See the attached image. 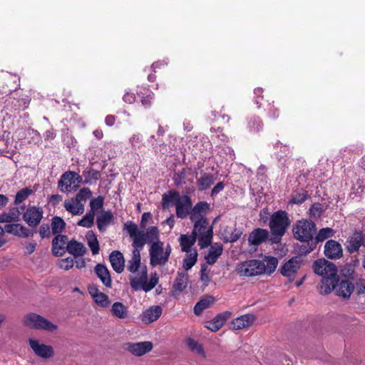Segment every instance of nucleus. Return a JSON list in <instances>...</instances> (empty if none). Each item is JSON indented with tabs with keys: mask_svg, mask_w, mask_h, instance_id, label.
I'll list each match as a JSON object with an SVG mask.
<instances>
[{
	"mask_svg": "<svg viewBox=\"0 0 365 365\" xmlns=\"http://www.w3.org/2000/svg\"><path fill=\"white\" fill-rule=\"evenodd\" d=\"M314 272L322 277L319 292L323 294H329L339 282L336 267L325 259H319L313 264Z\"/></svg>",
	"mask_w": 365,
	"mask_h": 365,
	"instance_id": "obj_1",
	"label": "nucleus"
},
{
	"mask_svg": "<svg viewBox=\"0 0 365 365\" xmlns=\"http://www.w3.org/2000/svg\"><path fill=\"white\" fill-rule=\"evenodd\" d=\"M194 222L192 234L198 237V245L200 248L207 247L212 242L213 229L209 225L207 219H199L192 221Z\"/></svg>",
	"mask_w": 365,
	"mask_h": 365,
	"instance_id": "obj_2",
	"label": "nucleus"
},
{
	"mask_svg": "<svg viewBox=\"0 0 365 365\" xmlns=\"http://www.w3.org/2000/svg\"><path fill=\"white\" fill-rule=\"evenodd\" d=\"M290 225L288 214L283 210L274 212L269 221V228L276 242L281 240Z\"/></svg>",
	"mask_w": 365,
	"mask_h": 365,
	"instance_id": "obj_3",
	"label": "nucleus"
},
{
	"mask_svg": "<svg viewBox=\"0 0 365 365\" xmlns=\"http://www.w3.org/2000/svg\"><path fill=\"white\" fill-rule=\"evenodd\" d=\"M172 249L169 244L163 242L152 245L149 249L150 264L153 267L165 265L170 257Z\"/></svg>",
	"mask_w": 365,
	"mask_h": 365,
	"instance_id": "obj_4",
	"label": "nucleus"
},
{
	"mask_svg": "<svg viewBox=\"0 0 365 365\" xmlns=\"http://www.w3.org/2000/svg\"><path fill=\"white\" fill-rule=\"evenodd\" d=\"M158 277L156 273L151 274L150 281L148 282L147 268L143 267L139 276L130 277V284L135 291L143 290L148 292L152 290L158 282Z\"/></svg>",
	"mask_w": 365,
	"mask_h": 365,
	"instance_id": "obj_5",
	"label": "nucleus"
},
{
	"mask_svg": "<svg viewBox=\"0 0 365 365\" xmlns=\"http://www.w3.org/2000/svg\"><path fill=\"white\" fill-rule=\"evenodd\" d=\"M293 234L297 240L309 242L316 234L317 227L314 222L308 220H299L293 227Z\"/></svg>",
	"mask_w": 365,
	"mask_h": 365,
	"instance_id": "obj_6",
	"label": "nucleus"
},
{
	"mask_svg": "<svg viewBox=\"0 0 365 365\" xmlns=\"http://www.w3.org/2000/svg\"><path fill=\"white\" fill-rule=\"evenodd\" d=\"M264 262L259 259H250L240 262L236 267L241 277H254L264 274Z\"/></svg>",
	"mask_w": 365,
	"mask_h": 365,
	"instance_id": "obj_7",
	"label": "nucleus"
},
{
	"mask_svg": "<svg viewBox=\"0 0 365 365\" xmlns=\"http://www.w3.org/2000/svg\"><path fill=\"white\" fill-rule=\"evenodd\" d=\"M24 324L30 328L43 329L50 332L56 331L58 328L56 324L34 313L26 315L24 319Z\"/></svg>",
	"mask_w": 365,
	"mask_h": 365,
	"instance_id": "obj_8",
	"label": "nucleus"
},
{
	"mask_svg": "<svg viewBox=\"0 0 365 365\" xmlns=\"http://www.w3.org/2000/svg\"><path fill=\"white\" fill-rule=\"evenodd\" d=\"M160 231L156 226H151L146 229L145 232L142 231L140 238H136L133 241V247H138L143 250L145 245L148 244L150 247L157 242H160Z\"/></svg>",
	"mask_w": 365,
	"mask_h": 365,
	"instance_id": "obj_9",
	"label": "nucleus"
},
{
	"mask_svg": "<svg viewBox=\"0 0 365 365\" xmlns=\"http://www.w3.org/2000/svg\"><path fill=\"white\" fill-rule=\"evenodd\" d=\"M82 182V177L75 172H66L58 181V187L62 192H70L76 190Z\"/></svg>",
	"mask_w": 365,
	"mask_h": 365,
	"instance_id": "obj_10",
	"label": "nucleus"
},
{
	"mask_svg": "<svg viewBox=\"0 0 365 365\" xmlns=\"http://www.w3.org/2000/svg\"><path fill=\"white\" fill-rule=\"evenodd\" d=\"M153 347L151 341L126 342L123 344L124 350L135 356H141L150 352Z\"/></svg>",
	"mask_w": 365,
	"mask_h": 365,
	"instance_id": "obj_11",
	"label": "nucleus"
},
{
	"mask_svg": "<svg viewBox=\"0 0 365 365\" xmlns=\"http://www.w3.org/2000/svg\"><path fill=\"white\" fill-rule=\"evenodd\" d=\"M43 211L40 207H29L23 215L24 220L30 227H37L43 218Z\"/></svg>",
	"mask_w": 365,
	"mask_h": 365,
	"instance_id": "obj_12",
	"label": "nucleus"
},
{
	"mask_svg": "<svg viewBox=\"0 0 365 365\" xmlns=\"http://www.w3.org/2000/svg\"><path fill=\"white\" fill-rule=\"evenodd\" d=\"M29 343L31 349L38 357L51 359L54 356V350L51 346L41 344L38 340L34 339H29Z\"/></svg>",
	"mask_w": 365,
	"mask_h": 365,
	"instance_id": "obj_13",
	"label": "nucleus"
},
{
	"mask_svg": "<svg viewBox=\"0 0 365 365\" xmlns=\"http://www.w3.org/2000/svg\"><path fill=\"white\" fill-rule=\"evenodd\" d=\"M301 258L299 257L291 258L282 267L281 274L284 277H289L290 279H293L301 267Z\"/></svg>",
	"mask_w": 365,
	"mask_h": 365,
	"instance_id": "obj_14",
	"label": "nucleus"
},
{
	"mask_svg": "<svg viewBox=\"0 0 365 365\" xmlns=\"http://www.w3.org/2000/svg\"><path fill=\"white\" fill-rule=\"evenodd\" d=\"M192 208V201L188 195L180 196L175 203L176 215L178 218H185Z\"/></svg>",
	"mask_w": 365,
	"mask_h": 365,
	"instance_id": "obj_15",
	"label": "nucleus"
},
{
	"mask_svg": "<svg viewBox=\"0 0 365 365\" xmlns=\"http://www.w3.org/2000/svg\"><path fill=\"white\" fill-rule=\"evenodd\" d=\"M163 313V309L159 305L151 306L145 309L140 316V319L145 324H149L158 320Z\"/></svg>",
	"mask_w": 365,
	"mask_h": 365,
	"instance_id": "obj_16",
	"label": "nucleus"
},
{
	"mask_svg": "<svg viewBox=\"0 0 365 365\" xmlns=\"http://www.w3.org/2000/svg\"><path fill=\"white\" fill-rule=\"evenodd\" d=\"M68 238L66 235H57L52 240V253L57 257L63 256L67 251Z\"/></svg>",
	"mask_w": 365,
	"mask_h": 365,
	"instance_id": "obj_17",
	"label": "nucleus"
},
{
	"mask_svg": "<svg viewBox=\"0 0 365 365\" xmlns=\"http://www.w3.org/2000/svg\"><path fill=\"white\" fill-rule=\"evenodd\" d=\"M254 314H247L234 319L230 324L232 330H240L251 326L255 321Z\"/></svg>",
	"mask_w": 365,
	"mask_h": 365,
	"instance_id": "obj_18",
	"label": "nucleus"
},
{
	"mask_svg": "<svg viewBox=\"0 0 365 365\" xmlns=\"http://www.w3.org/2000/svg\"><path fill=\"white\" fill-rule=\"evenodd\" d=\"M324 254L329 259H339L342 256V247L336 241L330 240L325 244Z\"/></svg>",
	"mask_w": 365,
	"mask_h": 365,
	"instance_id": "obj_19",
	"label": "nucleus"
},
{
	"mask_svg": "<svg viewBox=\"0 0 365 365\" xmlns=\"http://www.w3.org/2000/svg\"><path fill=\"white\" fill-rule=\"evenodd\" d=\"M269 237V232L265 229L257 228L253 230L248 237L250 245L258 246L265 242Z\"/></svg>",
	"mask_w": 365,
	"mask_h": 365,
	"instance_id": "obj_20",
	"label": "nucleus"
},
{
	"mask_svg": "<svg viewBox=\"0 0 365 365\" xmlns=\"http://www.w3.org/2000/svg\"><path fill=\"white\" fill-rule=\"evenodd\" d=\"M109 259L113 270L120 274L125 269V259L122 252L118 250L113 251L109 255Z\"/></svg>",
	"mask_w": 365,
	"mask_h": 365,
	"instance_id": "obj_21",
	"label": "nucleus"
},
{
	"mask_svg": "<svg viewBox=\"0 0 365 365\" xmlns=\"http://www.w3.org/2000/svg\"><path fill=\"white\" fill-rule=\"evenodd\" d=\"M242 234L243 230L242 228L229 226L225 227L222 232V240L225 243H232L237 241Z\"/></svg>",
	"mask_w": 365,
	"mask_h": 365,
	"instance_id": "obj_22",
	"label": "nucleus"
},
{
	"mask_svg": "<svg viewBox=\"0 0 365 365\" xmlns=\"http://www.w3.org/2000/svg\"><path fill=\"white\" fill-rule=\"evenodd\" d=\"M5 230L9 234L21 237H29L34 235L33 231L20 224H7L5 225Z\"/></svg>",
	"mask_w": 365,
	"mask_h": 365,
	"instance_id": "obj_23",
	"label": "nucleus"
},
{
	"mask_svg": "<svg viewBox=\"0 0 365 365\" xmlns=\"http://www.w3.org/2000/svg\"><path fill=\"white\" fill-rule=\"evenodd\" d=\"M230 315L229 312L219 314L211 321L207 322L205 327L212 331H217L229 319Z\"/></svg>",
	"mask_w": 365,
	"mask_h": 365,
	"instance_id": "obj_24",
	"label": "nucleus"
},
{
	"mask_svg": "<svg viewBox=\"0 0 365 365\" xmlns=\"http://www.w3.org/2000/svg\"><path fill=\"white\" fill-rule=\"evenodd\" d=\"M354 284L349 280H341L339 284H335L334 289L336 294L344 299H349L354 291Z\"/></svg>",
	"mask_w": 365,
	"mask_h": 365,
	"instance_id": "obj_25",
	"label": "nucleus"
},
{
	"mask_svg": "<svg viewBox=\"0 0 365 365\" xmlns=\"http://www.w3.org/2000/svg\"><path fill=\"white\" fill-rule=\"evenodd\" d=\"M210 205L206 202H200L197 203L193 208L190 210L191 221L198 220L199 219H207L205 216L207 213Z\"/></svg>",
	"mask_w": 365,
	"mask_h": 365,
	"instance_id": "obj_26",
	"label": "nucleus"
},
{
	"mask_svg": "<svg viewBox=\"0 0 365 365\" xmlns=\"http://www.w3.org/2000/svg\"><path fill=\"white\" fill-rule=\"evenodd\" d=\"M361 245L364 246V235L359 232H355L346 242V248L350 253L358 251Z\"/></svg>",
	"mask_w": 365,
	"mask_h": 365,
	"instance_id": "obj_27",
	"label": "nucleus"
},
{
	"mask_svg": "<svg viewBox=\"0 0 365 365\" xmlns=\"http://www.w3.org/2000/svg\"><path fill=\"white\" fill-rule=\"evenodd\" d=\"M66 252L75 257H78L83 256L86 253L87 249L82 242L71 240L68 242Z\"/></svg>",
	"mask_w": 365,
	"mask_h": 365,
	"instance_id": "obj_28",
	"label": "nucleus"
},
{
	"mask_svg": "<svg viewBox=\"0 0 365 365\" xmlns=\"http://www.w3.org/2000/svg\"><path fill=\"white\" fill-rule=\"evenodd\" d=\"M94 269L101 282L106 287H111L112 280L108 268L104 264H98Z\"/></svg>",
	"mask_w": 365,
	"mask_h": 365,
	"instance_id": "obj_29",
	"label": "nucleus"
},
{
	"mask_svg": "<svg viewBox=\"0 0 365 365\" xmlns=\"http://www.w3.org/2000/svg\"><path fill=\"white\" fill-rule=\"evenodd\" d=\"M138 247H134L132 252L131 259L128 261L127 269L132 273H135L139 269L141 264L140 251Z\"/></svg>",
	"mask_w": 365,
	"mask_h": 365,
	"instance_id": "obj_30",
	"label": "nucleus"
},
{
	"mask_svg": "<svg viewBox=\"0 0 365 365\" xmlns=\"http://www.w3.org/2000/svg\"><path fill=\"white\" fill-rule=\"evenodd\" d=\"M64 207L66 211L73 215H81L84 212V205L75 201L73 198L65 200Z\"/></svg>",
	"mask_w": 365,
	"mask_h": 365,
	"instance_id": "obj_31",
	"label": "nucleus"
},
{
	"mask_svg": "<svg viewBox=\"0 0 365 365\" xmlns=\"http://www.w3.org/2000/svg\"><path fill=\"white\" fill-rule=\"evenodd\" d=\"M223 247L221 244L215 243L212 245L209 250L208 254L205 256V260L207 264H213L222 255Z\"/></svg>",
	"mask_w": 365,
	"mask_h": 365,
	"instance_id": "obj_32",
	"label": "nucleus"
},
{
	"mask_svg": "<svg viewBox=\"0 0 365 365\" xmlns=\"http://www.w3.org/2000/svg\"><path fill=\"white\" fill-rule=\"evenodd\" d=\"M196 240L192 233L190 235H181L179 237L181 250L187 253L192 251L191 248L195 245Z\"/></svg>",
	"mask_w": 365,
	"mask_h": 365,
	"instance_id": "obj_33",
	"label": "nucleus"
},
{
	"mask_svg": "<svg viewBox=\"0 0 365 365\" xmlns=\"http://www.w3.org/2000/svg\"><path fill=\"white\" fill-rule=\"evenodd\" d=\"M110 312L114 317L120 319H124L128 317V307L119 302L113 304Z\"/></svg>",
	"mask_w": 365,
	"mask_h": 365,
	"instance_id": "obj_34",
	"label": "nucleus"
},
{
	"mask_svg": "<svg viewBox=\"0 0 365 365\" xmlns=\"http://www.w3.org/2000/svg\"><path fill=\"white\" fill-rule=\"evenodd\" d=\"M215 180L212 174L204 173L197 179V184L200 190H206L214 183Z\"/></svg>",
	"mask_w": 365,
	"mask_h": 365,
	"instance_id": "obj_35",
	"label": "nucleus"
},
{
	"mask_svg": "<svg viewBox=\"0 0 365 365\" xmlns=\"http://www.w3.org/2000/svg\"><path fill=\"white\" fill-rule=\"evenodd\" d=\"M188 275L186 272H178V276L173 284V289L175 292H182L187 285Z\"/></svg>",
	"mask_w": 365,
	"mask_h": 365,
	"instance_id": "obj_36",
	"label": "nucleus"
},
{
	"mask_svg": "<svg viewBox=\"0 0 365 365\" xmlns=\"http://www.w3.org/2000/svg\"><path fill=\"white\" fill-rule=\"evenodd\" d=\"M113 220V215L110 212H103L97 217V227L101 232H104L107 226Z\"/></svg>",
	"mask_w": 365,
	"mask_h": 365,
	"instance_id": "obj_37",
	"label": "nucleus"
},
{
	"mask_svg": "<svg viewBox=\"0 0 365 365\" xmlns=\"http://www.w3.org/2000/svg\"><path fill=\"white\" fill-rule=\"evenodd\" d=\"M180 194L175 190H170L163 195L162 207L164 210L168 209L172 203H176L180 197Z\"/></svg>",
	"mask_w": 365,
	"mask_h": 365,
	"instance_id": "obj_38",
	"label": "nucleus"
},
{
	"mask_svg": "<svg viewBox=\"0 0 365 365\" xmlns=\"http://www.w3.org/2000/svg\"><path fill=\"white\" fill-rule=\"evenodd\" d=\"M123 230L133 238V241L140 238L142 233V231L138 230V225L132 221H127L123 225Z\"/></svg>",
	"mask_w": 365,
	"mask_h": 365,
	"instance_id": "obj_39",
	"label": "nucleus"
},
{
	"mask_svg": "<svg viewBox=\"0 0 365 365\" xmlns=\"http://www.w3.org/2000/svg\"><path fill=\"white\" fill-rule=\"evenodd\" d=\"M88 245L90 247L93 255H97L99 252V242L96 235L93 231H89L86 235Z\"/></svg>",
	"mask_w": 365,
	"mask_h": 365,
	"instance_id": "obj_40",
	"label": "nucleus"
},
{
	"mask_svg": "<svg viewBox=\"0 0 365 365\" xmlns=\"http://www.w3.org/2000/svg\"><path fill=\"white\" fill-rule=\"evenodd\" d=\"M214 302V297L212 296H207L205 298L200 300L194 307V313L196 315H200L202 311L207 309L210 304Z\"/></svg>",
	"mask_w": 365,
	"mask_h": 365,
	"instance_id": "obj_41",
	"label": "nucleus"
},
{
	"mask_svg": "<svg viewBox=\"0 0 365 365\" xmlns=\"http://www.w3.org/2000/svg\"><path fill=\"white\" fill-rule=\"evenodd\" d=\"M197 256L198 254L196 250H192V251L189 252L186 255L182 264L183 268L186 271L190 269L195 264L197 259Z\"/></svg>",
	"mask_w": 365,
	"mask_h": 365,
	"instance_id": "obj_42",
	"label": "nucleus"
},
{
	"mask_svg": "<svg viewBox=\"0 0 365 365\" xmlns=\"http://www.w3.org/2000/svg\"><path fill=\"white\" fill-rule=\"evenodd\" d=\"M186 344L191 351L200 355L203 358L205 357V352L204 351L203 346L198 341L192 338H189L187 339Z\"/></svg>",
	"mask_w": 365,
	"mask_h": 365,
	"instance_id": "obj_43",
	"label": "nucleus"
},
{
	"mask_svg": "<svg viewBox=\"0 0 365 365\" xmlns=\"http://www.w3.org/2000/svg\"><path fill=\"white\" fill-rule=\"evenodd\" d=\"M65 227L66 223L61 217L56 216L52 218L51 228L53 235H61Z\"/></svg>",
	"mask_w": 365,
	"mask_h": 365,
	"instance_id": "obj_44",
	"label": "nucleus"
},
{
	"mask_svg": "<svg viewBox=\"0 0 365 365\" xmlns=\"http://www.w3.org/2000/svg\"><path fill=\"white\" fill-rule=\"evenodd\" d=\"M34 193V190L29 187H24L16 194L14 204L19 205L25 201L31 195Z\"/></svg>",
	"mask_w": 365,
	"mask_h": 365,
	"instance_id": "obj_45",
	"label": "nucleus"
},
{
	"mask_svg": "<svg viewBox=\"0 0 365 365\" xmlns=\"http://www.w3.org/2000/svg\"><path fill=\"white\" fill-rule=\"evenodd\" d=\"M263 262H264V273L271 274L275 271L278 264V260L276 257H267Z\"/></svg>",
	"mask_w": 365,
	"mask_h": 365,
	"instance_id": "obj_46",
	"label": "nucleus"
},
{
	"mask_svg": "<svg viewBox=\"0 0 365 365\" xmlns=\"http://www.w3.org/2000/svg\"><path fill=\"white\" fill-rule=\"evenodd\" d=\"M92 195V192L88 187H83L79 190L75 197H73L75 201L80 203H84L88 200Z\"/></svg>",
	"mask_w": 365,
	"mask_h": 365,
	"instance_id": "obj_47",
	"label": "nucleus"
},
{
	"mask_svg": "<svg viewBox=\"0 0 365 365\" xmlns=\"http://www.w3.org/2000/svg\"><path fill=\"white\" fill-rule=\"evenodd\" d=\"M334 235V230L329 227L322 228L317 234L316 242H323L325 240L331 237Z\"/></svg>",
	"mask_w": 365,
	"mask_h": 365,
	"instance_id": "obj_48",
	"label": "nucleus"
},
{
	"mask_svg": "<svg viewBox=\"0 0 365 365\" xmlns=\"http://www.w3.org/2000/svg\"><path fill=\"white\" fill-rule=\"evenodd\" d=\"M95 213L89 212L86 214L78 222V225L86 228H90L93 226L94 222Z\"/></svg>",
	"mask_w": 365,
	"mask_h": 365,
	"instance_id": "obj_49",
	"label": "nucleus"
},
{
	"mask_svg": "<svg viewBox=\"0 0 365 365\" xmlns=\"http://www.w3.org/2000/svg\"><path fill=\"white\" fill-rule=\"evenodd\" d=\"M93 299L96 303L101 307H108L110 304L108 297L101 292L93 295Z\"/></svg>",
	"mask_w": 365,
	"mask_h": 365,
	"instance_id": "obj_50",
	"label": "nucleus"
},
{
	"mask_svg": "<svg viewBox=\"0 0 365 365\" xmlns=\"http://www.w3.org/2000/svg\"><path fill=\"white\" fill-rule=\"evenodd\" d=\"M143 142V135L136 133L133 134L129 138V143L133 150H136L137 149H140Z\"/></svg>",
	"mask_w": 365,
	"mask_h": 365,
	"instance_id": "obj_51",
	"label": "nucleus"
},
{
	"mask_svg": "<svg viewBox=\"0 0 365 365\" xmlns=\"http://www.w3.org/2000/svg\"><path fill=\"white\" fill-rule=\"evenodd\" d=\"M249 128L252 132H258L262 130L263 123L258 117H252L248 122Z\"/></svg>",
	"mask_w": 365,
	"mask_h": 365,
	"instance_id": "obj_52",
	"label": "nucleus"
},
{
	"mask_svg": "<svg viewBox=\"0 0 365 365\" xmlns=\"http://www.w3.org/2000/svg\"><path fill=\"white\" fill-rule=\"evenodd\" d=\"M187 177L185 169H183L179 173L174 174L173 180L176 186H180L185 183V178Z\"/></svg>",
	"mask_w": 365,
	"mask_h": 365,
	"instance_id": "obj_53",
	"label": "nucleus"
},
{
	"mask_svg": "<svg viewBox=\"0 0 365 365\" xmlns=\"http://www.w3.org/2000/svg\"><path fill=\"white\" fill-rule=\"evenodd\" d=\"M58 264L61 269L64 270H68L73 267L74 261L73 259L71 257H66L60 259Z\"/></svg>",
	"mask_w": 365,
	"mask_h": 365,
	"instance_id": "obj_54",
	"label": "nucleus"
},
{
	"mask_svg": "<svg viewBox=\"0 0 365 365\" xmlns=\"http://www.w3.org/2000/svg\"><path fill=\"white\" fill-rule=\"evenodd\" d=\"M307 198V194L306 192H297L292 195L289 202L293 204H302L306 200Z\"/></svg>",
	"mask_w": 365,
	"mask_h": 365,
	"instance_id": "obj_55",
	"label": "nucleus"
},
{
	"mask_svg": "<svg viewBox=\"0 0 365 365\" xmlns=\"http://www.w3.org/2000/svg\"><path fill=\"white\" fill-rule=\"evenodd\" d=\"M103 205V198L101 197H98L96 198L92 199L90 202L91 210L90 212H93L101 209Z\"/></svg>",
	"mask_w": 365,
	"mask_h": 365,
	"instance_id": "obj_56",
	"label": "nucleus"
},
{
	"mask_svg": "<svg viewBox=\"0 0 365 365\" xmlns=\"http://www.w3.org/2000/svg\"><path fill=\"white\" fill-rule=\"evenodd\" d=\"M7 213L12 222H17L19 220L21 212L18 207H13L10 209Z\"/></svg>",
	"mask_w": 365,
	"mask_h": 365,
	"instance_id": "obj_57",
	"label": "nucleus"
},
{
	"mask_svg": "<svg viewBox=\"0 0 365 365\" xmlns=\"http://www.w3.org/2000/svg\"><path fill=\"white\" fill-rule=\"evenodd\" d=\"M39 235L41 238H48L51 235V227L48 224H43L39 229Z\"/></svg>",
	"mask_w": 365,
	"mask_h": 365,
	"instance_id": "obj_58",
	"label": "nucleus"
},
{
	"mask_svg": "<svg viewBox=\"0 0 365 365\" xmlns=\"http://www.w3.org/2000/svg\"><path fill=\"white\" fill-rule=\"evenodd\" d=\"M322 210V205L321 204H314L309 209L310 214L314 217H319Z\"/></svg>",
	"mask_w": 365,
	"mask_h": 365,
	"instance_id": "obj_59",
	"label": "nucleus"
},
{
	"mask_svg": "<svg viewBox=\"0 0 365 365\" xmlns=\"http://www.w3.org/2000/svg\"><path fill=\"white\" fill-rule=\"evenodd\" d=\"M210 131L212 133H215V137L218 138L221 142L225 143L227 141V137L226 135H225L222 132L220 128H218L217 129L212 128L210 129Z\"/></svg>",
	"mask_w": 365,
	"mask_h": 365,
	"instance_id": "obj_60",
	"label": "nucleus"
},
{
	"mask_svg": "<svg viewBox=\"0 0 365 365\" xmlns=\"http://www.w3.org/2000/svg\"><path fill=\"white\" fill-rule=\"evenodd\" d=\"M200 272H201V276H200L201 281L207 284L210 282V279L208 273L207 272L206 265L204 264L202 267Z\"/></svg>",
	"mask_w": 365,
	"mask_h": 365,
	"instance_id": "obj_61",
	"label": "nucleus"
},
{
	"mask_svg": "<svg viewBox=\"0 0 365 365\" xmlns=\"http://www.w3.org/2000/svg\"><path fill=\"white\" fill-rule=\"evenodd\" d=\"M225 187V184L222 182H217L211 191V196L214 197L220 192H221Z\"/></svg>",
	"mask_w": 365,
	"mask_h": 365,
	"instance_id": "obj_62",
	"label": "nucleus"
},
{
	"mask_svg": "<svg viewBox=\"0 0 365 365\" xmlns=\"http://www.w3.org/2000/svg\"><path fill=\"white\" fill-rule=\"evenodd\" d=\"M150 219H151V214L150 212H144L141 217L140 227L142 228H145L148 221Z\"/></svg>",
	"mask_w": 365,
	"mask_h": 365,
	"instance_id": "obj_63",
	"label": "nucleus"
},
{
	"mask_svg": "<svg viewBox=\"0 0 365 365\" xmlns=\"http://www.w3.org/2000/svg\"><path fill=\"white\" fill-rule=\"evenodd\" d=\"M356 292L358 294H365V280H361L356 284Z\"/></svg>",
	"mask_w": 365,
	"mask_h": 365,
	"instance_id": "obj_64",
	"label": "nucleus"
}]
</instances>
